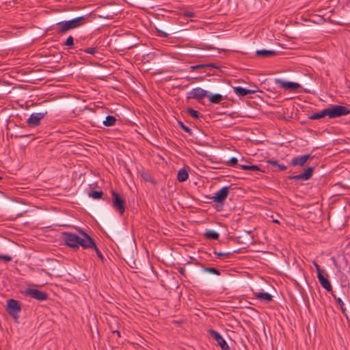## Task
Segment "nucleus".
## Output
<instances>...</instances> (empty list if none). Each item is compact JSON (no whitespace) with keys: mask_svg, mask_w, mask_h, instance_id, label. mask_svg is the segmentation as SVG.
<instances>
[{"mask_svg":"<svg viewBox=\"0 0 350 350\" xmlns=\"http://www.w3.org/2000/svg\"><path fill=\"white\" fill-rule=\"evenodd\" d=\"M349 113L350 109L347 107L342 105H335L309 116L308 119L319 120L325 118V116H328L329 118L333 119L348 115Z\"/></svg>","mask_w":350,"mask_h":350,"instance_id":"obj_1","label":"nucleus"},{"mask_svg":"<svg viewBox=\"0 0 350 350\" xmlns=\"http://www.w3.org/2000/svg\"><path fill=\"white\" fill-rule=\"evenodd\" d=\"M87 18L88 17H86L85 16H81L69 21L58 22L57 23V26L58 27L57 29V33L62 34L68 30L81 26L82 25V21Z\"/></svg>","mask_w":350,"mask_h":350,"instance_id":"obj_2","label":"nucleus"},{"mask_svg":"<svg viewBox=\"0 0 350 350\" xmlns=\"http://www.w3.org/2000/svg\"><path fill=\"white\" fill-rule=\"evenodd\" d=\"M111 202L113 208L120 215L125 211L126 201L115 190H111Z\"/></svg>","mask_w":350,"mask_h":350,"instance_id":"obj_3","label":"nucleus"},{"mask_svg":"<svg viewBox=\"0 0 350 350\" xmlns=\"http://www.w3.org/2000/svg\"><path fill=\"white\" fill-rule=\"evenodd\" d=\"M48 111L46 109H40L39 112L33 113L27 120V123L30 126H36L40 124V120L44 118Z\"/></svg>","mask_w":350,"mask_h":350,"instance_id":"obj_4","label":"nucleus"},{"mask_svg":"<svg viewBox=\"0 0 350 350\" xmlns=\"http://www.w3.org/2000/svg\"><path fill=\"white\" fill-rule=\"evenodd\" d=\"M25 295L40 301L46 300L49 297L48 293L45 291L31 288H26L25 291Z\"/></svg>","mask_w":350,"mask_h":350,"instance_id":"obj_5","label":"nucleus"},{"mask_svg":"<svg viewBox=\"0 0 350 350\" xmlns=\"http://www.w3.org/2000/svg\"><path fill=\"white\" fill-rule=\"evenodd\" d=\"M62 239L66 245L71 247L74 251H76V247H77V242L79 240V235L72 232H65L62 234Z\"/></svg>","mask_w":350,"mask_h":350,"instance_id":"obj_6","label":"nucleus"},{"mask_svg":"<svg viewBox=\"0 0 350 350\" xmlns=\"http://www.w3.org/2000/svg\"><path fill=\"white\" fill-rule=\"evenodd\" d=\"M21 310V304L18 301L10 299L7 301V311L8 314L14 319H17L18 313Z\"/></svg>","mask_w":350,"mask_h":350,"instance_id":"obj_7","label":"nucleus"},{"mask_svg":"<svg viewBox=\"0 0 350 350\" xmlns=\"http://www.w3.org/2000/svg\"><path fill=\"white\" fill-rule=\"evenodd\" d=\"M229 193V187L226 186L222 187L218 191L215 192L214 196L211 198L213 202L224 204L225 200L227 198Z\"/></svg>","mask_w":350,"mask_h":350,"instance_id":"obj_8","label":"nucleus"},{"mask_svg":"<svg viewBox=\"0 0 350 350\" xmlns=\"http://www.w3.org/2000/svg\"><path fill=\"white\" fill-rule=\"evenodd\" d=\"M314 170V167L310 166V167H308L306 169H305L303 173H301L297 175L288 176L287 178L288 180H308L312 177Z\"/></svg>","mask_w":350,"mask_h":350,"instance_id":"obj_9","label":"nucleus"},{"mask_svg":"<svg viewBox=\"0 0 350 350\" xmlns=\"http://www.w3.org/2000/svg\"><path fill=\"white\" fill-rule=\"evenodd\" d=\"M208 92L201 88H193L188 93L187 99L193 98L200 102L204 98L207 97Z\"/></svg>","mask_w":350,"mask_h":350,"instance_id":"obj_10","label":"nucleus"},{"mask_svg":"<svg viewBox=\"0 0 350 350\" xmlns=\"http://www.w3.org/2000/svg\"><path fill=\"white\" fill-rule=\"evenodd\" d=\"M210 336L217 342L221 350H230V347L222 336L214 329H209Z\"/></svg>","mask_w":350,"mask_h":350,"instance_id":"obj_11","label":"nucleus"},{"mask_svg":"<svg viewBox=\"0 0 350 350\" xmlns=\"http://www.w3.org/2000/svg\"><path fill=\"white\" fill-rule=\"evenodd\" d=\"M274 82L275 84L280 85L285 90H295L301 87V85L297 83L285 81L280 79H275Z\"/></svg>","mask_w":350,"mask_h":350,"instance_id":"obj_12","label":"nucleus"},{"mask_svg":"<svg viewBox=\"0 0 350 350\" xmlns=\"http://www.w3.org/2000/svg\"><path fill=\"white\" fill-rule=\"evenodd\" d=\"M311 154H306L304 155H299L297 157H293L291 162L290 165L293 166H304L305 163L307 162V161L310 159Z\"/></svg>","mask_w":350,"mask_h":350,"instance_id":"obj_13","label":"nucleus"},{"mask_svg":"<svg viewBox=\"0 0 350 350\" xmlns=\"http://www.w3.org/2000/svg\"><path fill=\"white\" fill-rule=\"evenodd\" d=\"M317 278L320 284L324 289H325L327 292H332V287L327 273H325V275H323V273H319L317 275Z\"/></svg>","mask_w":350,"mask_h":350,"instance_id":"obj_14","label":"nucleus"},{"mask_svg":"<svg viewBox=\"0 0 350 350\" xmlns=\"http://www.w3.org/2000/svg\"><path fill=\"white\" fill-rule=\"evenodd\" d=\"M80 234L84 235V240L83 241L82 248L84 250L92 249L96 245L94 240L85 231L80 230Z\"/></svg>","mask_w":350,"mask_h":350,"instance_id":"obj_15","label":"nucleus"},{"mask_svg":"<svg viewBox=\"0 0 350 350\" xmlns=\"http://www.w3.org/2000/svg\"><path fill=\"white\" fill-rule=\"evenodd\" d=\"M234 93L238 95L239 96H244L247 94H252L256 92L255 90H252L249 89H246L244 88H242L241 86H237L233 88Z\"/></svg>","mask_w":350,"mask_h":350,"instance_id":"obj_16","label":"nucleus"},{"mask_svg":"<svg viewBox=\"0 0 350 350\" xmlns=\"http://www.w3.org/2000/svg\"><path fill=\"white\" fill-rule=\"evenodd\" d=\"M278 55V52L273 50L260 49L256 51V55L260 57H268Z\"/></svg>","mask_w":350,"mask_h":350,"instance_id":"obj_17","label":"nucleus"},{"mask_svg":"<svg viewBox=\"0 0 350 350\" xmlns=\"http://www.w3.org/2000/svg\"><path fill=\"white\" fill-rule=\"evenodd\" d=\"M255 297L260 299L263 300L267 303H269L273 300V296L267 292H257L254 293Z\"/></svg>","mask_w":350,"mask_h":350,"instance_id":"obj_18","label":"nucleus"},{"mask_svg":"<svg viewBox=\"0 0 350 350\" xmlns=\"http://www.w3.org/2000/svg\"><path fill=\"white\" fill-rule=\"evenodd\" d=\"M207 97L208 98L209 102L213 104H219L224 99V96L220 94H212L208 92Z\"/></svg>","mask_w":350,"mask_h":350,"instance_id":"obj_19","label":"nucleus"},{"mask_svg":"<svg viewBox=\"0 0 350 350\" xmlns=\"http://www.w3.org/2000/svg\"><path fill=\"white\" fill-rule=\"evenodd\" d=\"M88 196L93 199L98 200L103 198L104 200H105L107 202H110V198L108 197L103 198V192L102 191H92L88 193Z\"/></svg>","mask_w":350,"mask_h":350,"instance_id":"obj_20","label":"nucleus"},{"mask_svg":"<svg viewBox=\"0 0 350 350\" xmlns=\"http://www.w3.org/2000/svg\"><path fill=\"white\" fill-rule=\"evenodd\" d=\"M188 177L189 174L187 170H186L185 168H181L180 170H178L177 174V180L179 182L183 183L186 181Z\"/></svg>","mask_w":350,"mask_h":350,"instance_id":"obj_21","label":"nucleus"},{"mask_svg":"<svg viewBox=\"0 0 350 350\" xmlns=\"http://www.w3.org/2000/svg\"><path fill=\"white\" fill-rule=\"evenodd\" d=\"M204 237L209 240H217L219 237V234L213 230H207L204 234Z\"/></svg>","mask_w":350,"mask_h":350,"instance_id":"obj_22","label":"nucleus"},{"mask_svg":"<svg viewBox=\"0 0 350 350\" xmlns=\"http://www.w3.org/2000/svg\"><path fill=\"white\" fill-rule=\"evenodd\" d=\"M116 121L117 119L115 116L109 115L107 116L105 119L103 121V124L104 126L109 127L115 125Z\"/></svg>","mask_w":350,"mask_h":350,"instance_id":"obj_23","label":"nucleus"},{"mask_svg":"<svg viewBox=\"0 0 350 350\" xmlns=\"http://www.w3.org/2000/svg\"><path fill=\"white\" fill-rule=\"evenodd\" d=\"M240 167L243 170H250V171H254V172H257V171L263 172L258 167V165H256L244 164V165H241Z\"/></svg>","mask_w":350,"mask_h":350,"instance_id":"obj_24","label":"nucleus"},{"mask_svg":"<svg viewBox=\"0 0 350 350\" xmlns=\"http://www.w3.org/2000/svg\"><path fill=\"white\" fill-rule=\"evenodd\" d=\"M187 112L194 119H199L200 117L202 116L198 111L192 108H187Z\"/></svg>","mask_w":350,"mask_h":350,"instance_id":"obj_25","label":"nucleus"},{"mask_svg":"<svg viewBox=\"0 0 350 350\" xmlns=\"http://www.w3.org/2000/svg\"><path fill=\"white\" fill-rule=\"evenodd\" d=\"M202 271L204 272L209 273L217 275H220L219 270H218L217 269H216L215 267H204L202 269Z\"/></svg>","mask_w":350,"mask_h":350,"instance_id":"obj_26","label":"nucleus"},{"mask_svg":"<svg viewBox=\"0 0 350 350\" xmlns=\"http://www.w3.org/2000/svg\"><path fill=\"white\" fill-rule=\"evenodd\" d=\"M215 255L217 256V258H221V257H224L226 258H228L231 256L232 253L231 252H214Z\"/></svg>","mask_w":350,"mask_h":350,"instance_id":"obj_27","label":"nucleus"},{"mask_svg":"<svg viewBox=\"0 0 350 350\" xmlns=\"http://www.w3.org/2000/svg\"><path fill=\"white\" fill-rule=\"evenodd\" d=\"M178 124L182 130H183L186 133H189V135L192 134L191 129L190 128H189L188 126H187L186 125H185L183 122L178 121Z\"/></svg>","mask_w":350,"mask_h":350,"instance_id":"obj_28","label":"nucleus"},{"mask_svg":"<svg viewBox=\"0 0 350 350\" xmlns=\"http://www.w3.org/2000/svg\"><path fill=\"white\" fill-rule=\"evenodd\" d=\"M64 44L67 46H68L69 48H72L74 46V38H72V36H70L67 38V39L66 40L65 42H64Z\"/></svg>","mask_w":350,"mask_h":350,"instance_id":"obj_29","label":"nucleus"},{"mask_svg":"<svg viewBox=\"0 0 350 350\" xmlns=\"http://www.w3.org/2000/svg\"><path fill=\"white\" fill-rule=\"evenodd\" d=\"M226 164L231 167H234L238 165V159L236 157H231L226 163Z\"/></svg>","mask_w":350,"mask_h":350,"instance_id":"obj_30","label":"nucleus"},{"mask_svg":"<svg viewBox=\"0 0 350 350\" xmlns=\"http://www.w3.org/2000/svg\"><path fill=\"white\" fill-rule=\"evenodd\" d=\"M0 260H3L5 262H9L12 260V258L10 255L0 254Z\"/></svg>","mask_w":350,"mask_h":350,"instance_id":"obj_31","label":"nucleus"},{"mask_svg":"<svg viewBox=\"0 0 350 350\" xmlns=\"http://www.w3.org/2000/svg\"><path fill=\"white\" fill-rule=\"evenodd\" d=\"M157 29V36L160 38H167L169 37V34L167 33H166L165 31H163L161 29Z\"/></svg>","mask_w":350,"mask_h":350,"instance_id":"obj_32","label":"nucleus"},{"mask_svg":"<svg viewBox=\"0 0 350 350\" xmlns=\"http://www.w3.org/2000/svg\"><path fill=\"white\" fill-rule=\"evenodd\" d=\"M96 253V255L103 262L104 260V256L102 254L101 252L100 251V250L98 248V247L96 246V245H95V247H94L92 248Z\"/></svg>","mask_w":350,"mask_h":350,"instance_id":"obj_33","label":"nucleus"},{"mask_svg":"<svg viewBox=\"0 0 350 350\" xmlns=\"http://www.w3.org/2000/svg\"><path fill=\"white\" fill-rule=\"evenodd\" d=\"M80 235L81 236H79V240L77 242V247H76V251L77 250H79V246H81L82 247V245H83V241L84 240V235L83 234H80Z\"/></svg>","mask_w":350,"mask_h":350,"instance_id":"obj_34","label":"nucleus"},{"mask_svg":"<svg viewBox=\"0 0 350 350\" xmlns=\"http://www.w3.org/2000/svg\"><path fill=\"white\" fill-rule=\"evenodd\" d=\"M198 48L203 50H213L215 49L214 46L208 44H200Z\"/></svg>","mask_w":350,"mask_h":350,"instance_id":"obj_35","label":"nucleus"},{"mask_svg":"<svg viewBox=\"0 0 350 350\" xmlns=\"http://www.w3.org/2000/svg\"><path fill=\"white\" fill-rule=\"evenodd\" d=\"M200 68H204V64H197V65H194V66H191L189 67V69L191 70H197V69H200Z\"/></svg>","mask_w":350,"mask_h":350,"instance_id":"obj_36","label":"nucleus"},{"mask_svg":"<svg viewBox=\"0 0 350 350\" xmlns=\"http://www.w3.org/2000/svg\"><path fill=\"white\" fill-rule=\"evenodd\" d=\"M96 48L94 47H88L84 50V51L88 54L93 55L96 53Z\"/></svg>","mask_w":350,"mask_h":350,"instance_id":"obj_37","label":"nucleus"},{"mask_svg":"<svg viewBox=\"0 0 350 350\" xmlns=\"http://www.w3.org/2000/svg\"><path fill=\"white\" fill-rule=\"evenodd\" d=\"M331 293H332V295L333 296V297L335 299L337 304H338L340 305V306H343L344 303H343L342 300L340 297H336L333 292H332Z\"/></svg>","mask_w":350,"mask_h":350,"instance_id":"obj_38","label":"nucleus"},{"mask_svg":"<svg viewBox=\"0 0 350 350\" xmlns=\"http://www.w3.org/2000/svg\"><path fill=\"white\" fill-rule=\"evenodd\" d=\"M313 265H314V268H315V269H316V271H317V275H319V273H323L322 270H321V268H320V266L317 264V262L314 261V262H313Z\"/></svg>","mask_w":350,"mask_h":350,"instance_id":"obj_39","label":"nucleus"},{"mask_svg":"<svg viewBox=\"0 0 350 350\" xmlns=\"http://www.w3.org/2000/svg\"><path fill=\"white\" fill-rule=\"evenodd\" d=\"M178 272H179V273H180V275H183V276H184V277H186V273H185V267H178Z\"/></svg>","mask_w":350,"mask_h":350,"instance_id":"obj_40","label":"nucleus"},{"mask_svg":"<svg viewBox=\"0 0 350 350\" xmlns=\"http://www.w3.org/2000/svg\"><path fill=\"white\" fill-rule=\"evenodd\" d=\"M267 163L269 164L272 165L273 166L278 167V165H279V163L275 160L269 159L267 161Z\"/></svg>","mask_w":350,"mask_h":350,"instance_id":"obj_41","label":"nucleus"},{"mask_svg":"<svg viewBox=\"0 0 350 350\" xmlns=\"http://www.w3.org/2000/svg\"><path fill=\"white\" fill-rule=\"evenodd\" d=\"M219 68V67L217 66H216L215 64H204V68Z\"/></svg>","mask_w":350,"mask_h":350,"instance_id":"obj_42","label":"nucleus"},{"mask_svg":"<svg viewBox=\"0 0 350 350\" xmlns=\"http://www.w3.org/2000/svg\"><path fill=\"white\" fill-rule=\"evenodd\" d=\"M278 167L280 171H284L287 169V167L283 164H280L278 165Z\"/></svg>","mask_w":350,"mask_h":350,"instance_id":"obj_43","label":"nucleus"},{"mask_svg":"<svg viewBox=\"0 0 350 350\" xmlns=\"http://www.w3.org/2000/svg\"><path fill=\"white\" fill-rule=\"evenodd\" d=\"M340 309H341V312L342 313V314L348 319V316L346 313V308L343 306H340Z\"/></svg>","mask_w":350,"mask_h":350,"instance_id":"obj_44","label":"nucleus"},{"mask_svg":"<svg viewBox=\"0 0 350 350\" xmlns=\"http://www.w3.org/2000/svg\"><path fill=\"white\" fill-rule=\"evenodd\" d=\"M185 16L192 18L195 16V14L191 12H185Z\"/></svg>","mask_w":350,"mask_h":350,"instance_id":"obj_45","label":"nucleus"},{"mask_svg":"<svg viewBox=\"0 0 350 350\" xmlns=\"http://www.w3.org/2000/svg\"><path fill=\"white\" fill-rule=\"evenodd\" d=\"M113 333H116L118 337H120V332L118 330H115Z\"/></svg>","mask_w":350,"mask_h":350,"instance_id":"obj_46","label":"nucleus"},{"mask_svg":"<svg viewBox=\"0 0 350 350\" xmlns=\"http://www.w3.org/2000/svg\"><path fill=\"white\" fill-rule=\"evenodd\" d=\"M3 197V193L0 191V199Z\"/></svg>","mask_w":350,"mask_h":350,"instance_id":"obj_47","label":"nucleus"},{"mask_svg":"<svg viewBox=\"0 0 350 350\" xmlns=\"http://www.w3.org/2000/svg\"><path fill=\"white\" fill-rule=\"evenodd\" d=\"M273 222L276 223V224H279V221L277 220V219H273Z\"/></svg>","mask_w":350,"mask_h":350,"instance_id":"obj_48","label":"nucleus"},{"mask_svg":"<svg viewBox=\"0 0 350 350\" xmlns=\"http://www.w3.org/2000/svg\"><path fill=\"white\" fill-rule=\"evenodd\" d=\"M1 179H2V178L0 176V180H1Z\"/></svg>","mask_w":350,"mask_h":350,"instance_id":"obj_49","label":"nucleus"}]
</instances>
